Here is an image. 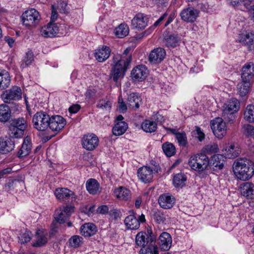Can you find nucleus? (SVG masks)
<instances>
[{"instance_id": "nucleus-1", "label": "nucleus", "mask_w": 254, "mask_h": 254, "mask_svg": "<svg viewBox=\"0 0 254 254\" xmlns=\"http://www.w3.org/2000/svg\"><path fill=\"white\" fill-rule=\"evenodd\" d=\"M135 243L136 245L142 248L139 254H159L156 238L150 227L147 228V232H138L135 236Z\"/></svg>"}, {"instance_id": "nucleus-2", "label": "nucleus", "mask_w": 254, "mask_h": 254, "mask_svg": "<svg viewBox=\"0 0 254 254\" xmlns=\"http://www.w3.org/2000/svg\"><path fill=\"white\" fill-rule=\"evenodd\" d=\"M131 49H126L121 59L114 57L111 75L115 82H117L120 77H123L129 67L132 60Z\"/></svg>"}, {"instance_id": "nucleus-3", "label": "nucleus", "mask_w": 254, "mask_h": 254, "mask_svg": "<svg viewBox=\"0 0 254 254\" xmlns=\"http://www.w3.org/2000/svg\"><path fill=\"white\" fill-rule=\"evenodd\" d=\"M233 169L238 179L248 180L254 174V163L247 158H240L234 163Z\"/></svg>"}, {"instance_id": "nucleus-4", "label": "nucleus", "mask_w": 254, "mask_h": 254, "mask_svg": "<svg viewBox=\"0 0 254 254\" xmlns=\"http://www.w3.org/2000/svg\"><path fill=\"white\" fill-rule=\"evenodd\" d=\"M26 120L24 118H18L12 120L9 126V134L13 138H21L27 128Z\"/></svg>"}, {"instance_id": "nucleus-5", "label": "nucleus", "mask_w": 254, "mask_h": 254, "mask_svg": "<svg viewBox=\"0 0 254 254\" xmlns=\"http://www.w3.org/2000/svg\"><path fill=\"white\" fill-rule=\"evenodd\" d=\"M189 164L192 170L201 172L209 166V158L206 154L202 152L197 153L190 158Z\"/></svg>"}, {"instance_id": "nucleus-6", "label": "nucleus", "mask_w": 254, "mask_h": 254, "mask_svg": "<svg viewBox=\"0 0 254 254\" xmlns=\"http://www.w3.org/2000/svg\"><path fill=\"white\" fill-rule=\"evenodd\" d=\"M150 166H143L137 170V177L139 180L144 183H148L152 181L154 174L158 172L159 166L157 163L151 164Z\"/></svg>"}, {"instance_id": "nucleus-7", "label": "nucleus", "mask_w": 254, "mask_h": 254, "mask_svg": "<svg viewBox=\"0 0 254 254\" xmlns=\"http://www.w3.org/2000/svg\"><path fill=\"white\" fill-rule=\"evenodd\" d=\"M49 120L50 116L46 113L37 112L33 117V127L38 130L44 131L49 127Z\"/></svg>"}, {"instance_id": "nucleus-8", "label": "nucleus", "mask_w": 254, "mask_h": 254, "mask_svg": "<svg viewBox=\"0 0 254 254\" xmlns=\"http://www.w3.org/2000/svg\"><path fill=\"white\" fill-rule=\"evenodd\" d=\"M2 101L5 103H12L22 98L21 88L17 86H12L10 89L5 90L1 94Z\"/></svg>"}, {"instance_id": "nucleus-9", "label": "nucleus", "mask_w": 254, "mask_h": 254, "mask_svg": "<svg viewBox=\"0 0 254 254\" xmlns=\"http://www.w3.org/2000/svg\"><path fill=\"white\" fill-rule=\"evenodd\" d=\"M21 19L23 25L27 27H32L39 23L40 16L37 10L31 8L27 10L22 14Z\"/></svg>"}, {"instance_id": "nucleus-10", "label": "nucleus", "mask_w": 254, "mask_h": 254, "mask_svg": "<svg viewBox=\"0 0 254 254\" xmlns=\"http://www.w3.org/2000/svg\"><path fill=\"white\" fill-rule=\"evenodd\" d=\"M210 126L214 134L218 138L221 139L226 135V124L221 118L217 117L212 120Z\"/></svg>"}, {"instance_id": "nucleus-11", "label": "nucleus", "mask_w": 254, "mask_h": 254, "mask_svg": "<svg viewBox=\"0 0 254 254\" xmlns=\"http://www.w3.org/2000/svg\"><path fill=\"white\" fill-rule=\"evenodd\" d=\"M74 207L72 205L62 206L57 208L54 214L56 221L59 223H64L73 212Z\"/></svg>"}, {"instance_id": "nucleus-12", "label": "nucleus", "mask_w": 254, "mask_h": 254, "mask_svg": "<svg viewBox=\"0 0 254 254\" xmlns=\"http://www.w3.org/2000/svg\"><path fill=\"white\" fill-rule=\"evenodd\" d=\"M55 195L59 200L65 202H72L76 200L74 193L67 188L57 189Z\"/></svg>"}, {"instance_id": "nucleus-13", "label": "nucleus", "mask_w": 254, "mask_h": 254, "mask_svg": "<svg viewBox=\"0 0 254 254\" xmlns=\"http://www.w3.org/2000/svg\"><path fill=\"white\" fill-rule=\"evenodd\" d=\"M99 144V139L94 133H88L84 135L82 139V147L87 150H94Z\"/></svg>"}, {"instance_id": "nucleus-14", "label": "nucleus", "mask_w": 254, "mask_h": 254, "mask_svg": "<svg viewBox=\"0 0 254 254\" xmlns=\"http://www.w3.org/2000/svg\"><path fill=\"white\" fill-rule=\"evenodd\" d=\"M158 247L162 251H168L172 247V239L171 235L167 232H162L157 240Z\"/></svg>"}, {"instance_id": "nucleus-15", "label": "nucleus", "mask_w": 254, "mask_h": 254, "mask_svg": "<svg viewBox=\"0 0 254 254\" xmlns=\"http://www.w3.org/2000/svg\"><path fill=\"white\" fill-rule=\"evenodd\" d=\"M148 22V18L147 15L138 13L131 20V27L132 29L141 30L147 26Z\"/></svg>"}, {"instance_id": "nucleus-16", "label": "nucleus", "mask_w": 254, "mask_h": 254, "mask_svg": "<svg viewBox=\"0 0 254 254\" xmlns=\"http://www.w3.org/2000/svg\"><path fill=\"white\" fill-rule=\"evenodd\" d=\"M49 127L53 131H59L66 124L65 119L59 115L52 116L50 117Z\"/></svg>"}, {"instance_id": "nucleus-17", "label": "nucleus", "mask_w": 254, "mask_h": 254, "mask_svg": "<svg viewBox=\"0 0 254 254\" xmlns=\"http://www.w3.org/2000/svg\"><path fill=\"white\" fill-rule=\"evenodd\" d=\"M148 70L145 65H138L134 67L131 72L132 79L135 81H142L147 76Z\"/></svg>"}, {"instance_id": "nucleus-18", "label": "nucleus", "mask_w": 254, "mask_h": 254, "mask_svg": "<svg viewBox=\"0 0 254 254\" xmlns=\"http://www.w3.org/2000/svg\"><path fill=\"white\" fill-rule=\"evenodd\" d=\"M175 197L169 193H165L160 195L158 203L163 209H170L173 207L175 203Z\"/></svg>"}, {"instance_id": "nucleus-19", "label": "nucleus", "mask_w": 254, "mask_h": 254, "mask_svg": "<svg viewBox=\"0 0 254 254\" xmlns=\"http://www.w3.org/2000/svg\"><path fill=\"white\" fill-rule=\"evenodd\" d=\"M166 55L165 49H153L149 55L148 60L152 64H159L164 59Z\"/></svg>"}, {"instance_id": "nucleus-20", "label": "nucleus", "mask_w": 254, "mask_h": 254, "mask_svg": "<svg viewBox=\"0 0 254 254\" xmlns=\"http://www.w3.org/2000/svg\"><path fill=\"white\" fill-rule=\"evenodd\" d=\"M198 15V11L192 7L184 9L180 13L181 19L187 22H194Z\"/></svg>"}, {"instance_id": "nucleus-21", "label": "nucleus", "mask_w": 254, "mask_h": 254, "mask_svg": "<svg viewBox=\"0 0 254 254\" xmlns=\"http://www.w3.org/2000/svg\"><path fill=\"white\" fill-rule=\"evenodd\" d=\"M254 78V65L252 63L245 64L242 68V80L252 82Z\"/></svg>"}, {"instance_id": "nucleus-22", "label": "nucleus", "mask_w": 254, "mask_h": 254, "mask_svg": "<svg viewBox=\"0 0 254 254\" xmlns=\"http://www.w3.org/2000/svg\"><path fill=\"white\" fill-rule=\"evenodd\" d=\"M225 157L221 154L214 155L209 159V166L214 171L221 170L224 165Z\"/></svg>"}, {"instance_id": "nucleus-23", "label": "nucleus", "mask_w": 254, "mask_h": 254, "mask_svg": "<svg viewBox=\"0 0 254 254\" xmlns=\"http://www.w3.org/2000/svg\"><path fill=\"white\" fill-rule=\"evenodd\" d=\"M59 30V27L56 23H50L41 30L40 33L43 37H52L56 36Z\"/></svg>"}, {"instance_id": "nucleus-24", "label": "nucleus", "mask_w": 254, "mask_h": 254, "mask_svg": "<svg viewBox=\"0 0 254 254\" xmlns=\"http://www.w3.org/2000/svg\"><path fill=\"white\" fill-rule=\"evenodd\" d=\"M86 188L88 192L92 195L99 194L102 191L99 183L94 179H89L87 181Z\"/></svg>"}, {"instance_id": "nucleus-25", "label": "nucleus", "mask_w": 254, "mask_h": 254, "mask_svg": "<svg viewBox=\"0 0 254 254\" xmlns=\"http://www.w3.org/2000/svg\"><path fill=\"white\" fill-rule=\"evenodd\" d=\"M238 40L244 46L254 47V34L245 32L239 35Z\"/></svg>"}, {"instance_id": "nucleus-26", "label": "nucleus", "mask_w": 254, "mask_h": 254, "mask_svg": "<svg viewBox=\"0 0 254 254\" xmlns=\"http://www.w3.org/2000/svg\"><path fill=\"white\" fill-rule=\"evenodd\" d=\"M14 148V141L10 138H0V153L6 154Z\"/></svg>"}, {"instance_id": "nucleus-27", "label": "nucleus", "mask_w": 254, "mask_h": 254, "mask_svg": "<svg viewBox=\"0 0 254 254\" xmlns=\"http://www.w3.org/2000/svg\"><path fill=\"white\" fill-rule=\"evenodd\" d=\"M242 195L249 199L254 198V184L246 182L242 184L240 188Z\"/></svg>"}, {"instance_id": "nucleus-28", "label": "nucleus", "mask_w": 254, "mask_h": 254, "mask_svg": "<svg viewBox=\"0 0 254 254\" xmlns=\"http://www.w3.org/2000/svg\"><path fill=\"white\" fill-rule=\"evenodd\" d=\"M31 138L30 136H27L24 138L21 148L18 152V157L21 158L28 155L31 152Z\"/></svg>"}, {"instance_id": "nucleus-29", "label": "nucleus", "mask_w": 254, "mask_h": 254, "mask_svg": "<svg viewBox=\"0 0 254 254\" xmlns=\"http://www.w3.org/2000/svg\"><path fill=\"white\" fill-rule=\"evenodd\" d=\"M239 108L240 103L238 100L235 98H233L224 105L223 111L227 115V113L237 112Z\"/></svg>"}, {"instance_id": "nucleus-30", "label": "nucleus", "mask_w": 254, "mask_h": 254, "mask_svg": "<svg viewBox=\"0 0 254 254\" xmlns=\"http://www.w3.org/2000/svg\"><path fill=\"white\" fill-rule=\"evenodd\" d=\"M125 225L128 230H137L140 227L139 221L133 214L127 216L124 220Z\"/></svg>"}, {"instance_id": "nucleus-31", "label": "nucleus", "mask_w": 254, "mask_h": 254, "mask_svg": "<svg viewBox=\"0 0 254 254\" xmlns=\"http://www.w3.org/2000/svg\"><path fill=\"white\" fill-rule=\"evenodd\" d=\"M241 153L239 145L237 143H232L225 148V155L228 158H234L239 156Z\"/></svg>"}, {"instance_id": "nucleus-32", "label": "nucleus", "mask_w": 254, "mask_h": 254, "mask_svg": "<svg viewBox=\"0 0 254 254\" xmlns=\"http://www.w3.org/2000/svg\"><path fill=\"white\" fill-rule=\"evenodd\" d=\"M97 232V228L95 224L92 223H85L80 227V233L84 237H90Z\"/></svg>"}, {"instance_id": "nucleus-33", "label": "nucleus", "mask_w": 254, "mask_h": 254, "mask_svg": "<svg viewBox=\"0 0 254 254\" xmlns=\"http://www.w3.org/2000/svg\"><path fill=\"white\" fill-rule=\"evenodd\" d=\"M141 103V99L138 94L131 93L127 97V104L128 106L135 110L137 109Z\"/></svg>"}, {"instance_id": "nucleus-34", "label": "nucleus", "mask_w": 254, "mask_h": 254, "mask_svg": "<svg viewBox=\"0 0 254 254\" xmlns=\"http://www.w3.org/2000/svg\"><path fill=\"white\" fill-rule=\"evenodd\" d=\"M114 194L119 199L127 200L131 197V192L127 188L120 187L114 190Z\"/></svg>"}, {"instance_id": "nucleus-35", "label": "nucleus", "mask_w": 254, "mask_h": 254, "mask_svg": "<svg viewBox=\"0 0 254 254\" xmlns=\"http://www.w3.org/2000/svg\"><path fill=\"white\" fill-rule=\"evenodd\" d=\"M111 52L110 49H97L94 56L99 62H103L109 57Z\"/></svg>"}, {"instance_id": "nucleus-36", "label": "nucleus", "mask_w": 254, "mask_h": 254, "mask_svg": "<svg viewBox=\"0 0 254 254\" xmlns=\"http://www.w3.org/2000/svg\"><path fill=\"white\" fill-rule=\"evenodd\" d=\"M10 81V77L8 72L4 70L0 72V90H4L9 87Z\"/></svg>"}, {"instance_id": "nucleus-37", "label": "nucleus", "mask_w": 254, "mask_h": 254, "mask_svg": "<svg viewBox=\"0 0 254 254\" xmlns=\"http://www.w3.org/2000/svg\"><path fill=\"white\" fill-rule=\"evenodd\" d=\"M11 110L8 106L5 104L0 105V121L6 122L11 117Z\"/></svg>"}, {"instance_id": "nucleus-38", "label": "nucleus", "mask_w": 254, "mask_h": 254, "mask_svg": "<svg viewBox=\"0 0 254 254\" xmlns=\"http://www.w3.org/2000/svg\"><path fill=\"white\" fill-rule=\"evenodd\" d=\"M141 128L146 132L152 133L156 130L157 124L155 121L145 120L142 123Z\"/></svg>"}, {"instance_id": "nucleus-39", "label": "nucleus", "mask_w": 254, "mask_h": 254, "mask_svg": "<svg viewBox=\"0 0 254 254\" xmlns=\"http://www.w3.org/2000/svg\"><path fill=\"white\" fill-rule=\"evenodd\" d=\"M47 233H44L42 231L38 230L36 232L37 240L33 243V246L35 247H39L45 245L47 242Z\"/></svg>"}, {"instance_id": "nucleus-40", "label": "nucleus", "mask_w": 254, "mask_h": 254, "mask_svg": "<svg viewBox=\"0 0 254 254\" xmlns=\"http://www.w3.org/2000/svg\"><path fill=\"white\" fill-rule=\"evenodd\" d=\"M127 128V125L125 122H118L112 129L113 133L116 136L124 134Z\"/></svg>"}, {"instance_id": "nucleus-41", "label": "nucleus", "mask_w": 254, "mask_h": 254, "mask_svg": "<svg viewBox=\"0 0 254 254\" xmlns=\"http://www.w3.org/2000/svg\"><path fill=\"white\" fill-rule=\"evenodd\" d=\"M129 33V28L127 24L122 23L114 30L115 35L120 38H123L127 36Z\"/></svg>"}, {"instance_id": "nucleus-42", "label": "nucleus", "mask_w": 254, "mask_h": 254, "mask_svg": "<svg viewBox=\"0 0 254 254\" xmlns=\"http://www.w3.org/2000/svg\"><path fill=\"white\" fill-rule=\"evenodd\" d=\"M187 181V177L182 173L175 175L173 178V185L176 188H182L185 186V182Z\"/></svg>"}, {"instance_id": "nucleus-43", "label": "nucleus", "mask_w": 254, "mask_h": 254, "mask_svg": "<svg viewBox=\"0 0 254 254\" xmlns=\"http://www.w3.org/2000/svg\"><path fill=\"white\" fill-rule=\"evenodd\" d=\"M252 82L242 80L237 85L239 93L241 96H245L249 92Z\"/></svg>"}, {"instance_id": "nucleus-44", "label": "nucleus", "mask_w": 254, "mask_h": 254, "mask_svg": "<svg viewBox=\"0 0 254 254\" xmlns=\"http://www.w3.org/2000/svg\"><path fill=\"white\" fill-rule=\"evenodd\" d=\"M167 47H176L180 46L181 39L177 35H171L165 38Z\"/></svg>"}, {"instance_id": "nucleus-45", "label": "nucleus", "mask_w": 254, "mask_h": 254, "mask_svg": "<svg viewBox=\"0 0 254 254\" xmlns=\"http://www.w3.org/2000/svg\"><path fill=\"white\" fill-rule=\"evenodd\" d=\"M162 147L164 153L168 157L173 156L176 152V148L172 143L166 142L162 144Z\"/></svg>"}, {"instance_id": "nucleus-46", "label": "nucleus", "mask_w": 254, "mask_h": 254, "mask_svg": "<svg viewBox=\"0 0 254 254\" xmlns=\"http://www.w3.org/2000/svg\"><path fill=\"white\" fill-rule=\"evenodd\" d=\"M244 119L249 123L254 122V105L247 106L244 112Z\"/></svg>"}, {"instance_id": "nucleus-47", "label": "nucleus", "mask_w": 254, "mask_h": 254, "mask_svg": "<svg viewBox=\"0 0 254 254\" xmlns=\"http://www.w3.org/2000/svg\"><path fill=\"white\" fill-rule=\"evenodd\" d=\"M218 150V147L217 144L216 143H213L205 146L202 150V153L205 154V153L212 154L217 152Z\"/></svg>"}, {"instance_id": "nucleus-48", "label": "nucleus", "mask_w": 254, "mask_h": 254, "mask_svg": "<svg viewBox=\"0 0 254 254\" xmlns=\"http://www.w3.org/2000/svg\"><path fill=\"white\" fill-rule=\"evenodd\" d=\"M176 138L180 145L185 146L187 144V137L184 131L180 132L179 133H177Z\"/></svg>"}, {"instance_id": "nucleus-49", "label": "nucleus", "mask_w": 254, "mask_h": 254, "mask_svg": "<svg viewBox=\"0 0 254 254\" xmlns=\"http://www.w3.org/2000/svg\"><path fill=\"white\" fill-rule=\"evenodd\" d=\"M95 206L94 205H85L80 208V212L84 213L85 214L87 215L88 216H91L95 211Z\"/></svg>"}, {"instance_id": "nucleus-50", "label": "nucleus", "mask_w": 254, "mask_h": 254, "mask_svg": "<svg viewBox=\"0 0 254 254\" xmlns=\"http://www.w3.org/2000/svg\"><path fill=\"white\" fill-rule=\"evenodd\" d=\"M154 219L159 224L163 223L166 220L165 216L163 213L160 210L155 211L153 215Z\"/></svg>"}, {"instance_id": "nucleus-51", "label": "nucleus", "mask_w": 254, "mask_h": 254, "mask_svg": "<svg viewBox=\"0 0 254 254\" xmlns=\"http://www.w3.org/2000/svg\"><path fill=\"white\" fill-rule=\"evenodd\" d=\"M69 246L72 248H77L79 246V237L78 235H74L68 240Z\"/></svg>"}, {"instance_id": "nucleus-52", "label": "nucleus", "mask_w": 254, "mask_h": 254, "mask_svg": "<svg viewBox=\"0 0 254 254\" xmlns=\"http://www.w3.org/2000/svg\"><path fill=\"white\" fill-rule=\"evenodd\" d=\"M112 104L106 100H100L97 104V107L102 110H109L111 108Z\"/></svg>"}, {"instance_id": "nucleus-53", "label": "nucleus", "mask_w": 254, "mask_h": 254, "mask_svg": "<svg viewBox=\"0 0 254 254\" xmlns=\"http://www.w3.org/2000/svg\"><path fill=\"white\" fill-rule=\"evenodd\" d=\"M34 60V55L31 51H28L26 53V55L23 59V62L26 66H28L31 64Z\"/></svg>"}, {"instance_id": "nucleus-54", "label": "nucleus", "mask_w": 254, "mask_h": 254, "mask_svg": "<svg viewBox=\"0 0 254 254\" xmlns=\"http://www.w3.org/2000/svg\"><path fill=\"white\" fill-rule=\"evenodd\" d=\"M245 134L249 136H254V127L250 125H245L244 126Z\"/></svg>"}, {"instance_id": "nucleus-55", "label": "nucleus", "mask_w": 254, "mask_h": 254, "mask_svg": "<svg viewBox=\"0 0 254 254\" xmlns=\"http://www.w3.org/2000/svg\"><path fill=\"white\" fill-rule=\"evenodd\" d=\"M194 131L196 132V133L194 134L196 135L195 137L197 138L198 141L201 142L204 139L205 135L199 127H195Z\"/></svg>"}, {"instance_id": "nucleus-56", "label": "nucleus", "mask_w": 254, "mask_h": 254, "mask_svg": "<svg viewBox=\"0 0 254 254\" xmlns=\"http://www.w3.org/2000/svg\"><path fill=\"white\" fill-rule=\"evenodd\" d=\"M235 113H227V115L224 114V111L222 113V117L228 123H232L235 119Z\"/></svg>"}, {"instance_id": "nucleus-57", "label": "nucleus", "mask_w": 254, "mask_h": 254, "mask_svg": "<svg viewBox=\"0 0 254 254\" xmlns=\"http://www.w3.org/2000/svg\"><path fill=\"white\" fill-rule=\"evenodd\" d=\"M31 239V236L28 232L22 234L19 238L21 243L23 244L29 242Z\"/></svg>"}, {"instance_id": "nucleus-58", "label": "nucleus", "mask_w": 254, "mask_h": 254, "mask_svg": "<svg viewBox=\"0 0 254 254\" xmlns=\"http://www.w3.org/2000/svg\"><path fill=\"white\" fill-rule=\"evenodd\" d=\"M109 208L107 205H101L99 206L96 212L97 213L101 214H106L108 212Z\"/></svg>"}, {"instance_id": "nucleus-59", "label": "nucleus", "mask_w": 254, "mask_h": 254, "mask_svg": "<svg viewBox=\"0 0 254 254\" xmlns=\"http://www.w3.org/2000/svg\"><path fill=\"white\" fill-rule=\"evenodd\" d=\"M18 183V181L16 180H11L9 181L7 183H6L5 185V189L7 191H9L12 189H13V187L16 184Z\"/></svg>"}, {"instance_id": "nucleus-60", "label": "nucleus", "mask_w": 254, "mask_h": 254, "mask_svg": "<svg viewBox=\"0 0 254 254\" xmlns=\"http://www.w3.org/2000/svg\"><path fill=\"white\" fill-rule=\"evenodd\" d=\"M227 2L233 6H238L240 5L244 0H226Z\"/></svg>"}, {"instance_id": "nucleus-61", "label": "nucleus", "mask_w": 254, "mask_h": 254, "mask_svg": "<svg viewBox=\"0 0 254 254\" xmlns=\"http://www.w3.org/2000/svg\"><path fill=\"white\" fill-rule=\"evenodd\" d=\"M70 113H76L79 110V105L74 104L70 106L68 109Z\"/></svg>"}, {"instance_id": "nucleus-62", "label": "nucleus", "mask_w": 254, "mask_h": 254, "mask_svg": "<svg viewBox=\"0 0 254 254\" xmlns=\"http://www.w3.org/2000/svg\"><path fill=\"white\" fill-rule=\"evenodd\" d=\"M4 39L5 42L8 44L9 47H11L14 46V43L15 41L13 38H11L9 36H6L4 37Z\"/></svg>"}, {"instance_id": "nucleus-63", "label": "nucleus", "mask_w": 254, "mask_h": 254, "mask_svg": "<svg viewBox=\"0 0 254 254\" xmlns=\"http://www.w3.org/2000/svg\"><path fill=\"white\" fill-rule=\"evenodd\" d=\"M66 3L64 2H62L59 4L58 5V8L61 12L66 13L67 12V10L66 9Z\"/></svg>"}, {"instance_id": "nucleus-64", "label": "nucleus", "mask_w": 254, "mask_h": 254, "mask_svg": "<svg viewBox=\"0 0 254 254\" xmlns=\"http://www.w3.org/2000/svg\"><path fill=\"white\" fill-rule=\"evenodd\" d=\"M110 215L113 217L114 219L117 220L120 218V212L117 210H114L110 213Z\"/></svg>"}]
</instances>
